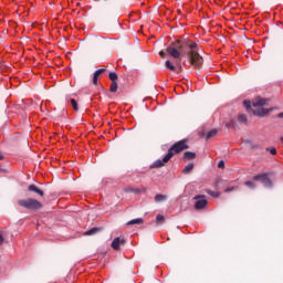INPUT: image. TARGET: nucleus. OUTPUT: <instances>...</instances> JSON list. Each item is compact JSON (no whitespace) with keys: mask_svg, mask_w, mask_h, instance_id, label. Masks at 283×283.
Here are the masks:
<instances>
[{"mask_svg":"<svg viewBox=\"0 0 283 283\" xmlns=\"http://www.w3.org/2000/svg\"><path fill=\"white\" fill-rule=\"evenodd\" d=\"M166 52L172 59H188V63L193 65V67H202V63H205V60L198 53V43L191 40H177L166 49Z\"/></svg>","mask_w":283,"mask_h":283,"instance_id":"1","label":"nucleus"},{"mask_svg":"<svg viewBox=\"0 0 283 283\" xmlns=\"http://www.w3.org/2000/svg\"><path fill=\"white\" fill-rule=\"evenodd\" d=\"M185 149H189V146L187 145V140H180L174 144L167 155L163 159L156 160L151 166L150 169H158L160 167H165L166 163L168 160H171L174 158V155L180 154V151H185Z\"/></svg>","mask_w":283,"mask_h":283,"instance_id":"2","label":"nucleus"},{"mask_svg":"<svg viewBox=\"0 0 283 283\" xmlns=\"http://www.w3.org/2000/svg\"><path fill=\"white\" fill-rule=\"evenodd\" d=\"M19 207H23L24 209H29L30 211H39V209L43 208V203L36 199H21L18 201Z\"/></svg>","mask_w":283,"mask_h":283,"instance_id":"3","label":"nucleus"},{"mask_svg":"<svg viewBox=\"0 0 283 283\" xmlns=\"http://www.w3.org/2000/svg\"><path fill=\"white\" fill-rule=\"evenodd\" d=\"M193 200H197L195 202V209L197 211L205 209L207 207V205L209 203L207 201V199H205V195H197V196H195Z\"/></svg>","mask_w":283,"mask_h":283,"instance_id":"4","label":"nucleus"},{"mask_svg":"<svg viewBox=\"0 0 283 283\" xmlns=\"http://www.w3.org/2000/svg\"><path fill=\"white\" fill-rule=\"evenodd\" d=\"M127 240L125 239H120L119 237L115 238L111 244L112 249H114V251H120V244H126Z\"/></svg>","mask_w":283,"mask_h":283,"instance_id":"5","label":"nucleus"},{"mask_svg":"<svg viewBox=\"0 0 283 283\" xmlns=\"http://www.w3.org/2000/svg\"><path fill=\"white\" fill-rule=\"evenodd\" d=\"M269 103L268 98L258 97L253 101L252 105L253 107H264Z\"/></svg>","mask_w":283,"mask_h":283,"instance_id":"6","label":"nucleus"},{"mask_svg":"<svg viewBox=\"0 0 283 283\" xmlns=\"http://www.w3.org/2000/svg\"><path fill=\"white\" fill-rule=\"evenodd\" d=\"M269 112H271V108H264V107H259L253 111L254 116H266V114H269Z\"/></svg>","mask_w":283,"mask_h":283,"instance_id":"7","label":"nucleus"},{"mask_svg":"<svg viewBox=\"0 0 283 283\" xmlns=\"http://www.w3.org/2000/svg\"><path fill=\"white\" fill-rule=\"evenodd\" d=\"M29 191H33V193H38V196H41V197L45 196L43 190L39 189V187H36L34 185L29 186Z\"/></svg>","mask_w":283,"mask_h":283,"instance_id":"8","label":"nucleus"},{"mask_svg":"<svg viewBox=\"0 0 283 283\" xmlns=\"http://www.w3.org/2000/svg\"><path fill=\"white\" fill-rule=\"evenodd\" d=\"M145 221L143 220V218H137V219H133L130 221H128L126 224L129 227L132 224H143Z\"/></svg>","mask_w":283,"mask_h":283,"instance_id":"9","label":"nucleus"},{"mask_svg":"<svg viewBox=\"0 0 283 283\" xmlns=\"http://www.w3.org/2000/svg\"><path fill=\"white\" fill-rule=\"evenodd\" d=\"M98 231H101V228H92L91 230H87L86 232H84V235H96Z\"/></svg>","mask_w":283,"mask_h":283,"instance_id":"10","label":"nucleus"},{"mask_svg":"<svg viewBox=\"0 0 283 283\" xmlns=\"http://www.w3.org/2000/svg\"><path fill=\"white\" fill-rule=\"evenodd\" d=\"M184 158H186V160H193V158H196V153L186 151V153L184 154Z\"/></svg>","mask_w":283,"mask_h":283,"instance_id":"11","label":"nucleus"},{"mask_svg":"<svg viewBox=\"0 0 283 283\" xmlns=\"http://www.w3.org/2000/svg\"><path fill=\"white\" fill-rule=\"evenodd\" d=\"M272 176H273V172L268 171V172L259 174V175L254 176V178H271Z\"/></svg>","mask_w":283,"mask_h":283,"instance_id":"12","label":"nucleus"},{"mask_svg":"<svg viewBox=\"0 0 283 283\" xmlns=\"http://www.w3.org/2000/svg\"><path fill=\"white\" fill-rule=\"evenodd\" d=\"M165 65L167 70H170V72H176V66L174 65V63H171V61L167 60Z\"/></svg>","mask_w":283,"mask_h":283,"instance_id":"13","label":"nucleus"},{"mask_svg":"<svg viewBox=\"0 0 283 283\" xmlns=\"http://www.w3.org/2000/svg\"><path fill=\"white\" fill-rule=\"evenodd\" d=\"M256 180H260V182L262 185H264V187H271V179L270 178H260V179H256Z\"/></svg>","mask_w":283,"mask_h":283,"instance_id":"14","label":"nucleus"},{"mask_svg":"<svg viewBox=\"0 0 283 283\" xmlns=\"http://www.w3.org/2000/svg\"><path fill=\"white\" fill-rule=\"evenodd\" d=\"M108 78L109 81H112V83H116V81H118V74H116L115 72H111L108 74Z\"/></svg>","mask_w":283,"mask_h":283,"instance_id":"15","label":"nucleus"},{"mask_svg":"<svg viewBox=\"0 0 283 283\" xmlns=\"http://www.w3.org/2000/svg\"><path fill=\"white\" fill-rule=\"evenodd\" d=\"M193 170V164H188L184 170L182 174H191V171Z\"/></svg>","mask_w":283,"mask_h":283,"instance_id":"16","label":"nucleus"},{"mask_svg":"<svg viewBox=\"0 0 283 283\" xmlns=\"http://www.w3.org/2000/svg\"><path fill=\"white\" fill-rule=\"evenodd\" d=\"M165 200H167V196H165V195H156L155 196L156 202H165Z\"/></svg>","mask_w":283,"mask_h":283,"instance_id":"17","label":"nucleus"},{"mask_svg":"<svg viewBox=\"0 0 283 283\" xmlns=\"http://www.w3.org/2000/svg\"><path fill=\"white\" fill-rule=\"evenodd\" d=\"M117 90H118V83H116V82H112L111 83V88H109V92H117Z\"/></svg>","mask_w":283,"mask_h":283,"instance_id":"18","label":"nucleus"},{"mask_svg":"<svg viewBox=\"0 0 283 283\" xmlns=\"http://www.w3.org/2000/svg\"><path fill=\"white\" fill-rule=\"evenodd\" d=\"M216 134H218V129H212V130L208 132L207 139L213 138V136H216Z\"/></svg>","mask_w":283,"mask_h":283,"instance_id":"19","label":"nucleus"},{"mask_svg":"<svg viewBox=\"0 0 283 283\" xmlns=\"http://www.w3.org/2000/svg\"><path fill=\"white\" fill-rule=\"evenodd\" d=\"M71 105L75 112H78V104L76 103V99L72 98L71 99Z\"/></svg>","mask_w":283,"mask_h":283,"instance_id":"20","label":"nucleus"},{"mask_svg":"<svg viewBox=\"0 0 283 283\" xmlns=\"http://www.w3.org/2000/svg\"><path fill=\"white\" fill-rule=\"evenodd\" d=\"M207 193L209 196H212L213 198H219L220 197V192H216L213 190H208Z\"/></svg>","mask_w":283,"mask_h":283,"instance_id":"21","label":"nucleus"},{"mask_svg":"<svg viewBox=\"0 0 283 283\" xmlns=\"http://www.w3.org/2000/svg\"><path fill=\"white\" fill-rule=\"evenodd\" d=\"M238 120H239V123H247V115H244V114H241V115H239V117H238Z\"/></svg>","mask_w":283,"mask_h":283,"instance_id":"22","label":"nucleus"},{"mask_svg":"<svg viewBox=\"0 0 283 283\" xmlns=\"http://www.w3.org/2000/svg\"><path fill=\"white\" fill-rule=\"evenodd\" d=\"M156 221H157L158 223L165 222V216H163V214H157Z\"/></svg>","mask_w":283,"mask_h":283,"instance_id":"23","label":"nucleus"},{"mask_svg":"<svg viewBox=\"0 0 283 283\" xmlns=\"http://www.w3.org/2000/svg\"><path fill=\"white\" fill-rule=\"evenodd\" d=\"M243 106L245 107V109L250 111L251 109V102L250 101H244Z\"/></svg>","mask_w":283,"mask_h":283,"instance_id":"24","label":"nucleus"},{"mask_svg":"<svg viewBox=\"0 0 283 283\" xmlns=\"http://www.w3.org/2000/svg\"><path fill=\"white\" fill-rule=\"evenodd\" d=\"M245 187H249L250 189H253L255 187V184L253 181H247Z\"/></svg>","mask_w":283,"mask_h":283,"instance_id":"25","label":"nucleus"},{"mask_svg":"<svg viewBox=\"0 0 283 283\" xmlns=\"http://www.w3.org/2000/svg\"><path fill=\"white\" fill-rule=\"evenodd\" d=\"M105 71H106L105 69H99V70L95 71L94 74H95L96 76H99L101 74L105 73Z\"/></svg>","mask_w":283,"mask_h":283,"instance_id":"26","label":"nucleus"},{"mask_svg":"<svg viewBox=\"0 0 283 283\" xmlns=\"http://www.w3.org/2000/svg\"><path fill=\"white\" fill-rule=\"evenodd\" d=\"M93 84L98 85V75H95V73L93 75Z\"/></svg>","mask_w":283,"mask_h":283,"instance_id":"27","label":"nucleus"},{"mask_svg":"<svg viewBox=\"0 0 283 283\" xmlns=\"http://www.w3.org/2000/svg\"><path fill=\"white\" fill-rule=\"evenodd\" d=\"M218 167H219V169H224V160H220L218 163Z\"/></svg>","mask_w":283,"mask_h":283,"instance_id":"28","label":"nucleus"},{"mask_svg":"<svg viewBox=\"0 0 283 283\" xmlns=\"http://www.w3.org/2000/svg\"><path fill=\"white\" fill-rule=\"evenodd\" d=\"M235 187H229L224 190L226 193H229L231 191H234Z\"/></svg>","mask_w":283,"mask_h":283,"instance_id":"29","label":"nucleus"},{"mask_svg":"<svg viewBox=\"0 0 283 283\" xmlns=\"http://www.w3.org/2000/svg\"><path fill=\"white\" fill-rule=\"evenodd\" d=\"M270 154H271L272 156H275V154H277V150H276L275 148H271V149H270Z\"/></svg>","mask_w":283,"mask_h":283,"instance_id":"30","label":"nucleus"},{"mask_svg":"<svg viewBox=\"0 0 283 283\" xmlns=\"http://www.w3.org/2000/svg\"><path fill=\"white\" fill-rule=\"evenodd\" d=\"M4 240L3 234H0V244H3Z\"/></svg>","mask_w":283,"mask_h":283,"instance_id":"31","label":"nucleus"},{"mask_svg":"<svg viewBox=\"0 0 283 283\" xmlns=\"http://www.w3.org/2000/svg\"><path fill=\"white\" fill-rule=\"evenodd\" d=\"M159 56H161V59H165V51H160Z\"/></svg>","mask_w":283,"mask_h":283,"instance_id":"32","label":"nucleus"},{"mask_svg":"<svg viewBox=\"0 0 283 283\" xmlns=\"http://www.w3.org/2000/svg\"><path fill=\"white\" fill-rule=\"evenodd\" d=\"M279 118H283V112L277 115Z\"/></svg>","mask_w":283,"mask_h":283,"instance_id":"33","label":"nucleus"},{"mask_svg":"<svg viewBox=\"0 0 283 283\" xmlns=\"http://www.w3.org/2000/svg\"><path fill=\"white\" fill-rule=\"evenodd\" d=\"M0 160H3V155L0 153Z\"/></svg>","mask_w":283,"mask_h":283,"instance_id":"34","label":"nucleus"},{"mask_svg":"<svg viewBox=\"0 0 283 283\" xmlns=\"http://www.w3.org/2000/svg\"><path fill=\"white\" fill-rule=\"evenodd\" d=\"M281 142L283 143V137L281 138Z\"/></svg>","mask_w":283,"mask_h":283,"instance_id":"35","label":"nucleus"}]
</instances>
